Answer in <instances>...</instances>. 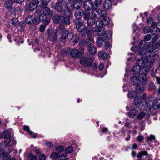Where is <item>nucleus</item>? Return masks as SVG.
Wrapping results in <instances>:
<instances>
[{
  "label": "nucleus",
  "instance_id": "41",
  "mask_svg": "<svg viewBox=\"0 0 160 160\" xmlns=\"http://www.w3.org/2000/svg\"><path fill=\"white\" fill-rule=\"evenodd\" d=\"M73 150V148L72 146L68 147L65 149V152L67 154L71 153Z\"/></svg>",
  "mask_w": 160,
  "mask_h": 160
},
{
  "label": "nucleus",
  "instance_id": "33",
  "mask_svg": "<svg viewBox=\"0 0 160 160\" xmlns=\"http://www.w3.org/2000/svg\"><path fill=\"white\" fill-rule=\"evenodd\" d=\"M83 17L85 19H88L90 17V12L87 11H85L83 12Z\"/></svg>",
  "mask_w": 160,
  "mask_h": 160
},
{
  "label": "nucleus",
  "instance_id": "57",
  "mask_svg": "<svg viewBox=\"0 0 160 160\" xmlns=\"http://www.w3.org/2000/svg\"><path fill=\"white\" fill-rule=\"evenodd\" d=\"M159 38V36L158 35H155L152 38V42H155Z\"/></svg>",
  "mask_w": 160,
  "mask_h": 160
},
{
  "label": "nucleus",
  "instance_id": "16",
  "mask_svg": "<svg viewBox=\"0 0 160 160\" xmlns=\"http://www.w3.org/2000/svg\"><path fill=\"white\" fill-rule=\"evenodd\" d=\"M34 1H31L29 4L27 6L26 8L31 11H33L37 7Z\"/></svg>",
  "mask_w": 160,
  "mask_h": 160
},
{
  "label": "nucleus",
  "instance_id": "2",
  "mask_svg": "<svg viewBox=\"0 0 160 160\" xmlns=\"http://www.w3.org/2000/svg\"><path fill=\"white\" fill-rule=\"evenodd\" d=\"M134 104L136 105L139 104V108L141 110H144L146 109V111L147 114H152V109L150 106V104L152 103V100H150L149 98H147L145 101H142L140 96H137L134 98Z\"/></svg>",
  "mask_w": 160,
  "mask_h": 160
},
{
  "label": "nucleus",
  "instance_id": "56",
  "mask_svg": "<svg viewBox=\"0 0 160 160\" xmlns=\"http://www.w3.org/2000/svg\"><path fill=\"white\" fill-rule=\"evenodd\" d=\"M29 133L31 136L32 137L34 138H36L37 136V133H34L33 132L31 131L29 132Z\"/></svg>",
  "mask_w": 160,
  "mask_h": 160
},
{
  "label": "nucleus",
  "instance_id": "15",
  "mask_svg": "<svg viewBox=\"0 0 160 160\" xmlns=\"http://www.w3.org/2000/svg\"><path fill=\"white\" fill-rule=\"evenodd\" d=\"M132 83L135 86L140 84V81L139 78L135 75H133L131 79Z\"/></svg>",
  "mask_w": 160,
  "mask_h": 160
},
{
  "label": "nucleus",
  "instance_id": "64",
  "mask_svg": "<svg viewBox=\"0 0 160 160\" xmlns=\"http://www.w3.org/2000/svg\"><path fill=\"white\" fill-rule=\"evenodd\" d=\"M39 160H46V156L44 154H42L39 156Z\"/></svg>",
  "mask_w": 160,
  "mask_h": 160
},
{
  "label": "nucleus",
  "instance_id": "39",
  "mask_svg": "<svg viewBox=\"0 0 160 160\" xmlns=\"http://www.w3.org/2000/svg\"><path fill=\"white\" fill-rule=\"evenodd\" d=\"M33 17L32 16H29L26 19V22L28 24H30L31 23L32 21V22Z\"/></svg>",
  "mask_w": 160,
  "mask_h": 160
},
{
  "label": "nucleus",
  "instance_id": "36",
  "mask_svg": "<svg viewBox=\"0 0 160 160\" xmlns=\"http://www.w3.org/2000/svg\"><path fill=\"white\" fill-rule=\"evenodd\" d=\"M40 21V18L36 17L32 20V22L35 24H38Z\"/></svg>",
  "mask_w": 160,
  "mask_h": 160
},
{
  "label": "nucleus",
  "instance_id": "46",
  "mask_svg": "<svg viewBox=\"0 0 160 160\" xmlns=\"http://www.w3.org/2000/svg\"><path fill=\"white\" fill-rule=\"evenodd\" d=\"M145 113L144 112H141L137 116V118L139 120H141L144 117L145 115Z\"/></svg>",
  "mask_w": 160,
  "mask_h": 160
},
{
  "label": "nucleus",
  "instance_id": "25",
  "mask_svg": "<svg viewBox=\"0 0 160 160\" xmlns=\"http://www.w3.org/2000/svg\"><path fill=\"white\" fill-rule=\"evenodd\" d=\"M50 158L52 160H56L58 158V154L56 152H53L50 154Z\"/></svg>",
  "mask_w": 160,
  "mask_h": 160
},
{
  "label": "nucleus",
  "instance_id": "30",
  "mask_svg": "<svg viewBox=\"0 0 160 160\" xmlns=\"http://www.w3.org/2000/svg\"><path fill=\"white\" fill-rule=\"evenodd\" d=\"M104 25L103 22L101 20H99L97 21L96 23V26L98 28H103L102 26Z\"/></svg>",
  "mask_w": 160,
  "mask_h": 160
},
{
  "label": "nucleus",
  "instance_id": "62",
  "mask_svg": "<svg viewBox=\"0 0 160 160\" xmlns=\"http://www.w3.org/2000/svg\"><path fill=\"white\" fill-rule=\"evenodd\" d=\"M45 27L46 26L44 25H42L40 26L39 28L40 31L41 32H44L45 30Z\"/></svg>",
  "mask_w": 160,
  "mask_h": 160
},
{
  "label": "nucleus",
  "instance_id": "50",
  "mask_svg": "<svg viewBox=\"0 0 160 160\" xmlns=\"http://www.w3.org/2000/svg\"><path fill=\"white\" fill-rule=\"evenodd\" d=\"M152 38L151 35L150 34H147L145 36L144 39L145 41H147L149 40Z\"/></svg>",
  "mask_w": 160,
  "mask_h": 160
},
{
  "label": "nucleus",
  "instance_id": "59",
  "mask_svg": "<svg viewBox=\"0 0 160 160\" xmlns=\"http://www.w3.org/2000/svg\"><path fill=\"white\" fill-rule=\"evenodd\" d=\"M53 144L51 142L48 141L46 142V146L48 147L51 148L52 147Z\"/></svg>",
  "mask_w": 160,
  "mask_h": 160
},
{
  "label": "nucleus",
  "instance_id": "34",
  "mask_svg": "<svg viewBox=\"0 0 160 160\" xmlns=\"http://www.w3.org/2000/svg\"><path fill=\"white\" fill-rule=\"evenodd\" d=\"M3 135L4 138L6 139L9 138L11 133L9 131H6L3 132Z\"/></svg>",
  "mask_w": 160,
  "mask_h": 160
},
{
  "label": "nucleus",
  "instance_id": "20",
  "mask_svg": "<svg viewBox=\"0 0 160 160\" xmlns=\"http://www.w3.org/2000/svg\"><path fill=\"white\" fill-rule=\"evenodd\" d=\"M5 2V7L6 8L9 9L11 8L12 5L13 1L12 0H3Z\"/></svg>",
  "mask_w": 160,
  "mask_h": 160
},
{
  "label": "nucleus",
  "instance_id": "48",
  "mask_svg": "<svg viewBox=\"0 0 160 160\" xmlns=\"http://www.w3.org/2000/svg\"><path fill=\"white\" fill-rule=\"evenodd\" d=\"M64 149V147L62 145L59 146H58L56 148V150L58 152H62Z\"/></svg>",
  "mask_w": 160,
  "mask_h": 160
},
{
  "label": "nucleus",
  "instance_id": "38",
  "mask_svg": "<svg viewBox=\"0 0 160 160\" xmlns=\"http://www.w3.org/2000/svg\"><path fill=\"white\" fill-rule=\"evenodd\" d=\"M63 23H65L66 24H69L70 23V16H68L67 17L64 18V19H63Z\"/></svg>",
  "mask_w": 160,
  "mask_h": 160
},
{
  "label": "nucleus",
  "instance_id": "31",
  "mask_svg": "<svg viewBox=\"0 0 160 160\" xmlns=\"http://www.w3.org/2000/svg\"><path fill=\"white\" fill-rule=\"evenodd\" d=\"M66 8L68 12H70V11L73 9V8H74V5H72L70 3H68L66 5Z\"/></svg>",
  "mask_w": 160,
  "mask_h": 160
},
{
  "label": "nucleus",
  "instance_id": "44",
  "mask_svg": "<svg viewBox=\"0 0 160 160\" xmlns=\"http://www.w3.org/2000/svg\"><path fill=\"white\" fill-rule=\"evenodd\" d=\"M151 31V28L149 27H145L143 29V32L145 33H149Z\"/></svg>",
  "mask_w": 160,
  "mask_h": 160
},
{
  "label": "nucleus",
  "instance_id": "55",
  "mask_svg": "<svg viewBox=\"0 0 160 160\" xmlns=\"http://www.w3.org/2000/svg\"><path fill=\"white\" fill-rule=\"evenodd\" d=\"M152 57V59L153 60H156V59H157L158 57V52H154L153 53V54Z\"/></svg>",
  "mask_w": 160,
  "mask_h": 160
},
{
  "label": "nucleus",
  "instance_id": "40",
  "mask_svg": "<svg viewBox=\"0 0 160 160\" xmlns=\"http://www.w3.org/2000/svg\"><path fill=\"white\" fill-rule=\"evenodd\" d=\"M103 43V40L102 38H99L97 40V45L99 46H102Z\"/></svg>",
  "mask_w": 160,
  "mask_h": 160
},
{
  "label": "nucleus",
  "instance_id": "4",
  "mask_svg": "<svg viewBox=\"0 0 160 160\" xmlns=\"http://www.w3.org/2000/svg\"><path fill=\"white\" fill-rule=\"evenodd\" d=\"M93 63V61L89 56H83L80 59V63L85 67L91 66Z\"/></svg>",
  "mask_w": 160,
  "mask_h": 160
},
{
  "label": "nucleus",
  "instance_id": "5",
  "mask_svg": "<svg viewBox=\"0 0 160 160\" xmlns=\"http://www.w3.org/2000/svg\"><path fill=\"white\" fill-rule=\"evenodd\" d=\"M48 36V39L50 42L53 43L56 42L58 40V31L53 32L52 29H48L47 31Z\"/></svg>",
  "mask_w": 160,
  "mask_h": 160
},
{
  "label": "nucleus",
  "instance_id": "22",
  "mask_svg": "<svg viewBox=\"0 0 160 160\" xmlns=\"http://www.w3.org/2000/svg\"><path fill=\"white\" fill-rule=\"evenodd\" d=\"M138 113V111L135 109H131L128 113V117L131 118H133Z\"/></svg>",
  "mask_w": 160,
  "mask_h": 160
},
{
  "label": "nucleus",
  "instance_id": "35",
  "mask_svg": "<svg viewBox=\"0 0 160 160\" xmlns=\"http://www.w3.org/2000/svg\"><path fill=\"white\" fill-rule=\"evenodd\" d=\"M5 144L8 146H10L12 143V141L10 138L6 139L4 141Z\"/></svg>",
  "mask_w": 160,
  "mask_h": 160
},
{
  "label": "nucleus",
  "instance_id": "1",
  "mask_svg": "<svg viewBox=\"0 0 160 160\" xmlns=\"http://www.w3.org/2000/svg\"><path fill=\"white\" fill-rule=\"evenodd\" d=\"M153 62L151 61H148L142 59H138L136 60V65L134 66L132 68L133 74H137L139 72L141 69L145 73H140L138 78L142 80V82H145L147 79V72L149 71V69L152 66Z\"/></svg>",
  "mask_w": 160,
  "mask_h": 160
},
{
  "label": "nucleus",
  "instance_id": "9",
  "mask_svg": "<svg viewBox=\"0 0 160 160\" xmlns=\"http://www.w3.org/2000/svg\"><path fill=\"white\" fill-rule=\"evenodd\" d=\"M91 8L93 11V16L96 19L100 18L102 15V11L99 9H93V8Z\"/></svg>",
  "mask_w": 160,
  "mask_h": 160
},
{
  "label": "nucleus",
  "instance_id": "10",
  "mask_svg": "<svg viewBox=\"0 0 160 160\" xmlns=\"http://www.w3.org/2000/svg\"><path fill=\"white\" fill-rule=\"evenodd\" d=\"M150 106V107H152V111H153V109L155 110H157L160 108V99L156 98L154 100V102L153 103H152Z\"/></svg>",
  "mask_w": 160,
  "mask_h": 160
},
{
  "label": "nucleus",
  "instance_id": "8",
  "mask_svg": "<svg viewBox=\"0 0 160 160\" xmlns=\"http://www.w3.org/2000/svg\"><path fill=\"white\" fill-rule=\"evenodd\" d=\"M62 5L61 3L57 2L55 6V10L58 12H60L61 15L63 16H66V12L65 10H62Z\"/></svg>",
  "mask_w": 160,
  "mask_h": 160
},
{
  "label": "nucleus",
  "instance_id": "53",
  "mask_svg": "<svg viewBox=\"0 0 160 160\" xmlns=\"http://www.w3.org/2000/svg\"><path fill=\"white\" fill-rule=\"evenodd\" d=\"M18 21L16 18H14L11 20V23L12 25L15 26L17 24Z\"/></svg>",
  "mask_w": 160,
  "mask_h": 160
},
{
  "label": "nucleus",
  "instance_id": "32",
  "mask_svg": "<svg viewBox=\"0 0 160 160\" xmlns=\"http://www.w3.org/2000/svg\"><path fill=\"white\" fill-rule=\"evenodd\" d=\"M43 14L46 15H49L50 13V8L46 7H44L43 9Z\"/></svg>",
  "mask_w": 160,
  "mask_h": 160
},
{
  "label": "nucleus",
  "instance_id": "18",
  "mask_svg": "<svg viewBox=\"0 0 160 160\" xmlns=\"http://www.w3.org/2000/svg\"><path fill=\"white\" fill-rule=\"evenodd\" d=\"M102 2V0H95L94 2V4L91 2L90 3L92 8H97V7L100 6Z\"/></svg>",
  "mask_w": 160,
  "mask_h": 160
},
{
  "label": "nucleus",
  "instance_id": "27",
  "mask_svg": "<svg viewBox=\"0 0 160 160\" xmlns=\"http://www.w3.org/2000/svg\"><path fill=\"white\" fill-rule=\"evenodd\" d=\"M94 43V40L91 37H88V39L86 40V44L87 45L89 46Z\"/></svg>",
  "mask_w": 160,
  "mask_h": 160
},
{
  "label": "nucleus",
  "instance_id": "51",
  "mask_svg": "<svg viewBox=\"0 0 160 160\" xmlns=\"http://www.w3.org/2000/svg\"><path fill=\"white\" fill-rule=\"evenodd\" d=\"M99 54L100 55H102V57H103V60H105L108 59V55L105 52L103 53L102 52H99Z\"/></svg>",
  "mask_w": 160,
  "mask_h": 160
},
{
  "label": "nucleus",
  "instance_id": "14",
  "mask_svg": "<svg viewBox=\"0 0 160 160\" xmlns=\"http://www.w3.org/2000/svg\"><path fill=\"white\" fill-rule=\"evenodd\" d=\"M47 15L44 14H41L39 17L40 21L42 20L45 25L48 24L50 22V19L47 18Z\"/></svg>",
  "mask_w": 160,
  "mask_h": 160
},
{
  "label": "nucleus",
  "instance_id": "7",
  "mask_svg": "<svg viewBox=\"0 0 160 160\" xmlns=\"http://www.w3.org/2000/svg\"><path fill=\"white\" fill-rule=\"evenodd\" d=\"M80 49L81 50L79 51L77 49H74L71 50L70 52L71 55L73 58H79L82 56L84 53V49L82 48H80Z\"/></svg>",
  "mask_w": 160,
  "mask_h": 160
},
{
  "label": "nucleus",
  "instance_id": "42",
  "mask_svg": "<svg viewBox=\"0 0 160 160\" xmlns=\"http://www.w3.org/2000/svg\"><path fill=\"white\" fill-rule=\"evenodd\" d=\"M2 157H3L2 160H10L11 158V156L9 155L8 153L6 152L5 154L3 156H1Z\"/></svg>",
  "mask_w": 160,
  "mask_h": 160
},
{
  "label": "nucleus",
  "instance_id": "6",
  "mask_svg": "<svg viewBox=\"0 0 160 160\" xmlns=\"http://www.w3.org/2000/svg\"><path fill=\"white\" fill-rule=\"evenodd\" d=\"M81 4L79 3V5L74 4V16L77 18L75 21H79L82 19L81 18V16H82V11L80 8Z\"/></svg>",
  "mask_w": 160,
  "mask_h": 160
},
{
  "label": "nucleus",
  "instance_id": "24",
  "mask_svg": "<svg viewBox=\"0 0 160 160\" xmlns=\"http://www.w3.org/2000/svg\"><path fill=\"white\" fill-rule=\"evenodd\" d=\"M128 97L131 99L135 98L137 96V93L134 91H131L129 92L128 94Z\"/></svg>",
  "mask_w": 160,
  "mask_h": 160
},
{
  "label": "nucleus",
  "instance_id": "47",
  "mask_svg": "<svg viewBox=\"0 0 160 160\" xmlns=\"http://www.w3.org/2000/svg\"><path fill=\"white\" fill-rule=\"evenodd\" d=\"M148 141H151L155 139V137L154 135H151L150 136H148L146 137Z\"/></svg>",
  "mask_w": 160,
  "mask_h": 160
},
{
  "label": "nucleus",
  "instance_id": "52",
  "mask_svg": "<svg viewBox=\"0 0 160 160\" xmlns=\"http://www.w3.org/2000/svg\"><path fill=\"white\" fill-rule=\"evenodd\" d=\"M84 7L85 9L87 11L90 10V7L87 4V2H85L84 3Z\"/></svg>",
  "mask_w": 160,
  "mask_h": 160
},
{
  "label": "nucleus",
  "instance_id": "29",
  "mask_svg": "<svg viewBox=\"0 0 160 160\" xmlns=\"http://www.w3.org/2000/svg\"><path fill=\"white\" fill-rule=\"evenodd\" d=\"M95 20L93 18H90L87 20L88 24L90 26L94 25L95 23Z\"/></svg>",
  "mask_w": 160,
  "mask_h": 160
},
{
  "label": "nucleus",
  "instance_id": "3",
  "mask_svg": "<svg viewBox=\"0 0 160 160\" xmlns=\"http://www.w3.org/2000/svg\"><path fill=\"white\" fill-rule=\"evenodd\" d=\"M65 29V26L64 25H60L56 30V32L58 31L59 33L61 32V37L60 39V42L62 44L65 42L66 39L68 38L69 35L68 32Z\"/></svg>",
  "mask_w": 160,
  "mask_h": 160
},
{
  "label": "nucleus",
  "instance_id": "17",
  "mask_svg": "<svg viewBox=\"0 0 160 160\" xmlns=\"http://www.w3.org/2000/svg\"><path fill=\"white\" fill-rule=\"evenodd\" d=\"M142 156H147L150 158L152 157V155H148V152L146 151H141L139 152L137 157L138 158H141Z\"/></svg>",
  "mask_w": 160,
  "mask_h": 160
},
{
  "label": "nucleus",
  "instance_id": "58",
  "mask_svg": "<svg viewBox=\"0 0 160 160\" xmlns=\"http://www.w3.org/2000/svg\"><path fill=\"white\" fill-rule=\"evenodd\" d=\"M31 160H38V158L36 156L32 155L29 156Z\"/></svg>",
  "mask_w": 160,
  "mask_h": 160
},
{
  "label": "nucleus",
  "instance_id": "61",
  "mask_svg": "<svg viewBox=\"0 0 160 160\" xmlns=\"http://www.w3.org/2000/svg\"><path fill=\"white\" fill-rule=\"evenodd\" d=\"M143 136L141 135L138 136L137 137V140L139 142L142 141L143 140Z\"/></svg>",
  "mask_w": 160,
  "mask_h": 160
},
{
  "label": "nucleus",
  "instance_id": "21",
  "mask_svg": "<svg viewBox=\"0 0 160 160\" xmlns=\"http://www.w3.org/2000/svg\"><path fill=\"white\" fill-rule=\"evenodd\" d=\"M35 3L37 7L44 8L46 6L43 2V0H34Z\"/></svg>",
  "mask_w": 160,
  "mask_h": 160
},
{
  "label": "nucleus",
  "instance_id": "19",
  "mask_svg": "<svg viewBox=\"0 0 160 160\" xmlns=\"http://www.w3.org/2000/svg\"><path fill=\"white\" fill-rule=\"evenodd\" d=\"M112 5L111 0H106L104 3V8L106 10H109Z\"/></svg>",
  "mask_w": 160,
  "mask_h": 160
},
{
  "label": "nucleus",
  "instance_id": "54",
  "mask_svg": "<svg viewBox=\"0 0 160 160\" xmlns=\"http://www.w3.org/2000/svg\"><path fill=\"white\" fill-rule=\"evenodd\" d=\"M144 41L143 40H141L140 41L139 43V46L141 48H142L145 46Z\"/></svg>",
  "mask_w": 160,
  "mask_h": 160
},
{
  "label": "nucleus",
  "instance_id": "13",
  "mask_svg": "<svg viewBox=\"0 0 160 160\" xmlns=\"http://www.w3.org/2000/svg\"><path fill=\"white\" fill-rule=\"evenodd\" d=\"M64 17L63 16H55L53 17V22L56 23L58 24H62L63 23V19Z\"/></svg>",
  "mask_w": 160,
  "mask_h": 160
},
{
  "label": "nucleus",
  "instance_id": "28",
  "mask_svg": "<svg viewBox=\"0 0 160 160\" xmlns=\"http://www.w3.org/2000/svg\"><path fill=\"white\" fill-rule=\"evenodd\" d=\"M93 30V28L91 26H90L87 27L86 29V33L87 35L88 36L90 35V36H91L90 34L92 33Z\"/></svg>",
  "mask_w": 160,
  "mask_h": 160
},
{
  "label": "nucleus",
  "instance_id": "45",
  "mask_svg": "<svg viewBox=\"0 0 160 160\" xmlns=\"http://www.w3.org/2000/svg\"><path fill=\"white\" fill-rule=\"evenodd\" d=\"M67 156L65 154H63L58 157L59 160H68L67 159Z\"/></svg>",
  "mask_w": 160,
  "mask_h": 160
},
{
  "label": "nucleus",
  "instance_id": "11",
  "mask_svg": "<svg viewBox=\"0 0 160 160\" xmlns=\"http://www.w3.org/2000/svg\"><path fill=\"white\" fill-rule=\"evenodd\" d=\"M75 22L76 24V28L78 31L81 32L85 29V26L80 20L75 21Z\"/></svg>",
  "mask_w": 160,
  "mask_h": 160
},
{
  "label": "nucleus",
  "instance_id": "23",
  "mask_svg": "<svg viewBox=\"0 0 160 160\" xmlns=\"http://www.w3.org/2000/svg\"><path fill=\"white\" fill-rule=\"evenodd\" d=\"M136 90L137 92L140 93L143 92L144 90V85L142 84H139V85L136 86Z\"/></svg>",
  "mask_w": 160,
  "mask_h": 160
},
{
  "label": "nucleus",
  "instance_id": "12",
  "mask_svg": "<svg viewBox=\"0 0 160 160\" xmlns=\"http://www.w3.org/2000/svg\"><path fill=\"white\" fill-rule=\"evenodd\" d=\"M153 51V48L151 46H147V50L143 49H141L138 52V54L140 55H144L146 54L147 51L150 52Z\"/></svg>",
  "mask_w": 160,
  "mask_h": 160
},
{
  "label": "nucleus",
  "instance_id": "43",
  "mask_svg": "<svg viewBox=\"0 0 160 160\" xmlns=\"http://www.w3.org/2000/svg\"><path fill=\"white\" fill-rule=\"evenodd\" d=\"M104 25H108L110 22V20L109 17H106L104 18L103 21Z\"/></svg>",
  "mask_w": 160,
  "mask_h": 160
},
{
  "label": "nucleus",
  "instance_id": "60",
  "mask_svg": "<svg viewBox=\"0 0 160 160\" xmlns=\"http://www.w3.org/2000/svg\"><path fill=\"white\" fill-rule=\"evenodd\" d=\"M85 43H86V41L83 38L80 39V45L81 46H83Z\"/></svg>",
  "mask_w": 160,
  "mask_h": 160
},
{
  "label": "nucleus",
  "instance_id": "49",
  "mask_svg": "<svg viewBox=\"0 0 160 160\" xmlns=\"http://www.w3.org/2000/svg\"><path fill=\"white\" fill-rule=\"evenodd\" d=\"M154 83L151 82H150L148 85V89L149 91L151 90L154 87Z\"/></svg>",
  "mask_w": 160,
  "mask_h": 160
},
{
  "label": "nucleus",
  "instance_id": "26",
  "mask_svg": "<svg viewBox=\"0 0 160 160\" xmlns=\"http://www.w3.org/2000/svg\"><path fill=\"white\" fill-rule=\"evenodd\" d=\"M105 30L104 28H98V33L101 36H103L105 33Z\"/></svg>",
  "mask_w": 160,
  "mask_h": 160
},
{
  "label": "nucleus",
  "instance_id": "63",
  "mask_svg": "<svg viewBox=\"0 0 160 160\" xmlns=\"http://www.w3.org/2000/svg\"><path fill=\"white\" fill-rule=\"evenodd\" d=\"M41 12V10L39 9H37L36 10L35 12V14L36 16L39 15L40 14Z\"/></svg>",
  "mask_w": 160,
  "mask_h": 160
},
{
  "label": "nucleus",
  "instance_id": "37",
  "mask_svg": "<svg viewBox=\"0 0 160 160\" xmlns=\"http://www.w3.org/2000/svg\"><path fill=\"white\" fill-rule=\"evenodd\" d=\"M89 52L92 54H95L96 52V49L94 46H91L88 49Z\"/></svg>",
  "mask_w": 160,
  "mask_h": 160
}]
</instances>
